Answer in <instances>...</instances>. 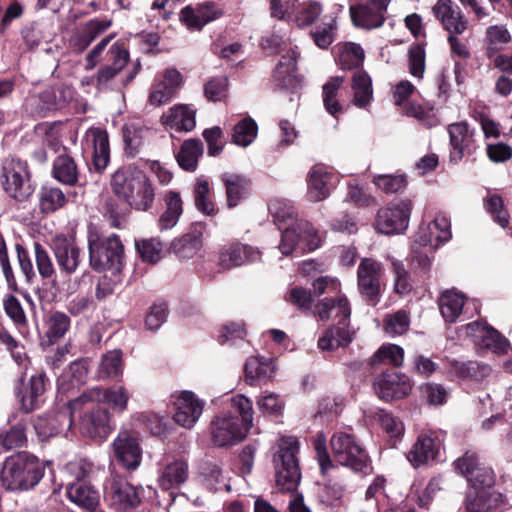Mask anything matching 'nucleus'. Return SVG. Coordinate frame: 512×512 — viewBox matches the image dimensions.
<instances>
[{"label":"nucleus","mask_w":512,"mask_h":512,"mask_svg":"<svg viewBox=\"0 0 512 512\" xmlns=\"http://www.w3.org/2000/svg\"><path fill=\"white\" fill-rule=\"evenodd\" d=\"M330 447L335 461L340 465L354 471H362L368 466L367 452L353 435L335 432L330 439Z\"/></svg>","instance_id":"9d476101"},{"label":"nucleus","mask_w":512,"mask_h":512,"mask_svg":"<svg viewBox=\"0 0 512 512\" xmlns=\"http://www.w3.org/2000/svg\"><path fill=\"white\" fill-rule=\"evenodd\" d=\"M434 16L449 33L462 34L467 28V21L458 6L452 0H437L433 6Z\"/></svg>","instance_id":"7c9ffc66"},{"label":"nucleus","mask_w":512,"mask_h":512,"mask_svg":"<svg viewBox=\"0 0 512 512\" xmlns=\"http://www.w3.org/2000/svg\"><path fill=\"white\" fill-rule=\"evenodd\" d=\"M466 509L469 512H489L497 505V496L487 489H471L466 496Z\"/></svg>","instance_id":"09e8293b"},{"label":"nucleus","mask_w":512,"mask_h":512,"mask_svg":"<svg viewBox=\"0 0 512 512\" xmlns=\"http://www.w3.org/2000/svg\"><path fill=\"white\" fill-rule=\"evenodd\" d=\"M261 255L262 253L257 247L239 242L232 243L220 252L219 265L223 269H231L259 261Z\"/></svg>","instance_id":"c85d7f7f"},{"label":"nucleus","mask_w":512,"mask_h":512,"mask_svg":"<svg viewBox=\"0 0 512 512\" xmlns=\"http://www.w3.org/2000/svg\"><path fill=\"white\" fill-rule=\"evenodd\" d=\"M66 495L71 502L90 512L96 511L100 504L98 490L85 482H69Z\"/></svg>","instance_id":"473e14b6"},{"label":"nucleus","mask_w":512,"mask_h":512,"mask_svg":"<svg viewBox=\"0 0 512 512\" xmlns=\"http://www.w3.org/2000/svg\"><path fill=\"white\" fill-rule=\"evenodd\" d=\"M231 408L239 414L241 422H239L248 431L253 426L254 409L252 401L243 394H237L230 399Z\"/></svg>","instance_id":"4d7b16f0"},{"label":"nucleus","mask_w":512,"mask_h":512,"mask_svg":"<svg viewBox=\"0 0 512 512\" xmlns=\"http://www.w3.org/2000/svg\"><path fill=\"white\" fill-rule=\"evenodd\" d=\"M425 46L413 43L408 49L409 73L415 78H423L425 71Z\"/></svg>","instance_id":"680f3d73"},{"label":"nucleus","mask_w":512,"mask_h":512,"mask_svg":"<svg viewBox=\"0 0 512 512\" xmlns=\"http://www.w3.org/2000/svg\"><path fill=\"white\" fill-rule=\"evenodd\" d=\"M63 191L58 187L43 185L39 191V209L43 214H51L65 206Z\"/></svg>","instance_id":"49530a36"},{"label":"nucleus","mask_w":512,"mask_h":512,"mask_svg":"<svg viewBox=\"0 0 512 512\" xmlns=\"http://www.w3.org/2000/svg\"><path fill=\"white\" fill-rule=\"evenodd\" d=\"M129 57L130 54L125 43L122 41L114 42L107 50L105 57L110 64L100 67L97 72V85H104L118 75L127 65Z\"/></svg>","instance_id":"bb28decb"},{"label":"nucleus","mask_w":512,"mask_h":512,"mask_svg":"<svg viewBox=\"0 0 512 512\" xmlns=\"http://www.w3.org/2000/svg\"><path fill=\"white\" fill-rule=\"evenodd\" d=\"M247 335L244 322H227L222 325L217 334V341L223 345L228 342L244 340Z\"/></svg>","instance_id":"338daca9"},{"label":"nucleus","mask_w":512,"mask_h":512,"mask_svg":"<svg viewBox=\"0 0 512 512\" xmlns=\"http://www.w3.org/2000/svg\"><path fill=\"white\" fill-rule=\"evenodd\" d=\"M164 201L166 207L159 219L161 230L173 228L183 213V202L179 192L168 191Z\"/></svg>","instance_id":"79ce46f5"},{"label":"nucleus","mask_w":512,"mask_h":512,"mask_svg":"<svg viewBox=\"0 0 512 512\" xmlns=\"http://www.w3.org/2000/svg\"><path fill=\"white\" fill-rule=\"evenodd\" d=\"M164 244L159 238H142L135 240V250L142 262L157 264L162 259Z\"/></svg>","instance_id":"de8ad7c7"},{"label":"nucleus","mask_w":512,"mask_h":512,"mask_svg":"<svg viewBox=\"0 0 512 512\" xmlns=\"http://www.w3.org/2000/svg\"><path fill=\"white\" fill-rule=\"evenodd\" d=\"M79 429L87 438L105 441L114 429L110 410L100 405L85 410L80 416Z\"/></svg>","instance_id":"4468645a"},{"label":"nucleus","mask_w":512,"mask_h":512,"mask_svg":"<svg viewBox=\"0 0 512 512\" xmlns=\"http://www.w3.org/2000/svg\"><path fill=\"white\" fill-rule=\"evenodd\" d=\"M302 238L300 225L287 227L281 232L278 249L282 255L289 256L294 252L296 246L302 242Z\"/></svg>","instance_id":"0e129e2a"},{"label":"nucleus","mask_w":512,"mask_h":512,"mask_svg":"<svg viewBox=\"0 0 512 512\" xmlns=\"http://www.w3.org/2000/svg\"><path fill=\"white\" fill-rule=\"evenodd\" d=\"M220 179L225 187L226 205L229 209L237 207L251 195L252 180L246 175L224 172Z\"/></svg>","instance_id":"cd10ccee"},{"label":"nucleus","mask_w":512,"mask_h":512,"mask_svg":"<svg viewBox=\"0 0 512 512\" xmlns=\"http://www.w3.org/2000/svg\"><path fill=\"white\" fill-rule=\"evenodd\" d=\"M435 252V247L419 249V246L412 245L410 265L419 281L425 282L430 278Z\"/></svg>","instance_id":"e433bc0d"},{"label":"nucleus","mask_w":512,"mask_h":512,"mask_svg":"<svg viewBox=\"0 0 512 512\" xmlns=\"http://www.w3.org/2000/svg\"><path fill=\"white\" fill-rule=\"evenodd\" d=\"M21 384L23 378L21 377ZM21 388H17L16 395L21 403V408L25 412H32L39 408L42 402V396L45 392V376L42 374L32 376L29 383Z\"/></svg>","instance_id":"2f4dec72"},{"label":"nucleus","mask_w":512,"mask_h":512,"mask_svg":"<svg viewBox=\"0 0 512 512\" xmlns=\"http://www.w3.org/2000/svg\"><path fill=\"white\" fill-rule=\"evenodd\" d=\"M210 185L207 179L198 178L193 190L194 205L203 215L213 216L217 213L214 203L209 198Z\"/></svg>","instance_id":"603ef678"},{"label":"nucleus","mask_w":512,"mask_h":512,"mask_svg":"<svg viewBox=\"0 0 512 512\" xmlns=\"http://www.w3.org/2000/svg\"><path fill=\"white\" fill-rule=\"evenodd\" d=\"M298 448V440L294 437H283L277 444L273 464L276 485L282 491L293 492L299 485L301 473L296 458Z\"/></svg>","instance_id":"39448f33"},{"label":"nucleus","mask_w":512,"mask_h":512,"mask_svg":"<svg viewBox=\"0 0 512 512\" xmlns=\"http://www.w3.org/2000/svg\"><path fill=\"white\" fill-rule=\"evenodd\" d=\"M449 135V161L458 164L464 157L472 156L478 149L475 139V129L466 121L455 122L447 127Z\"/></svg>","instance_id":"ddd939ff"},{"label":"nucleus","mask_w":512,"mask_h":512,"mask_svg":"<svg viewBox=\"0 0 512 512\" xmlns=\"http://www.w3.org/2000/svg\"><path fill=\"white\" fill-rule=\"evenodd\" d=\"M339 181L338 177L327 167L323 165H314L307 176V197L312 202H320L327 199L335 184Z\"/></svg>","instance_id":"4be33fe9"},{"label":"nucleus","mask_w":512,"mask_h":512,"mask_svg":"<svg viewBox=\"0 0 512 512\" xmlns=\"http://www.w3.org/2000/svg\"><path fill=\"white\" fill-rule=\"evenodd\" d=\"M378 263L372 259H363L357 270L358 289L364 301L370 306L380 302L381 288Z\"/></svg>","instance_id":"a211bd4d"},{"label":"nucleus","mask_w":512,"mask_h":512,"mask_svg":"<svg viewBox=\"0 0 512 512\" xmlns=\"http://www.w3.org/2000/svg\"><path fill=\"white\" fill-rule=\"evenodd\" d=\"M166 123L178 132H190L196 126V111L188 105L174 106L169 109Z\"/></svg>","instance_id":"a19ab883"},{"label":"nucleus","mask_w":512,"mask_h":512,"mask_svg":"<svg viewBox=\"0 0 512 512\" xmlns=\"http://www.w3.org/2000/svg\"><path fill=\"white\" fill-rule=\"evenodd\" d=\"M413 383L410 378L398 372H383L374 382V389L379 398L391 401L408 396Z\"/></svg>","instance_id":"412c9836"},{"label":"nucleus","mask_w":512,"mask_h":512,"mask_svg":"<svg viewBox=\"0 0 512 512\" xmlns=\"http://www.w3.org/2000/svg\"><path fill=\"white\" fill-rule=\"evenodd\" d=\"M123 365L120 354H102L97 369V376L101 380L114 379L122 374Z\"/></svg>","instance_id":"6e6d98bb"},{"label":"nucleus","mask_w":512,"mask_h":512,"mask_svg":"<svg viewBox=\"0 0 512 512\" xmlns=\"http://www.w3.org/2000/svg\"><path fill=\"white\" fill-rule=\"evenodd\" d=\"M50 462H42L28 452H19L6 458L1 469L2 485L11 491L34 488L44 476L45 467Z\"/></svg>","instance_id":"20e7f679"},{"label":"nucleus","mask_w":512,"mask_h":512,"mask_svg":"<svg viewBox=\"0 0 512 512\" xmlns=\"http://www.w3.org/2000/svg\"><path fill=\"white\" fill-rule=\"evenodd\" d=\"M114 457L119 465L127 470H135L142 460V450L138 439L128 430H121L113 443Z\"/></svg>","instance_id":"6ab92c4d"},{"label":"nucleus","mask_w":512,"mask_h":512,"mask_svg":"<svg viewBox=\"0 0 512 512\" xmlns=\"http://www.w3.org/2000/svg\"><path fill=\"white\" fill-rule=\"evenodd\" d=\"M441 449V440L433 433L419 435L407 455L414 467H420L437 459Z\"/></svg>","instance_id":"c756f323"},{"label":"nucleus","mask_w":512,"mask_h":512,"mask_svg":"<svg viewBox=\"0 0 512 512\" xmlns=\"http://www.w3.org/2000/svg\"><path fill=\"white\" fill-rule=\"evenodd\" d=\"M484 208L491 216L493 222L501 228L507 229V234L512 237V227H509L510 214L500 194H492L484 199Z\"/></svg>","instance_id":"c03bdc74"},{"label":"nucleus","mask_w":512,"mask_h":512,"mask_svg":"<svg viewBox=\"0 0 512 512\" xmlns=\"http://www.w3.org/2000/svg\"><path fill=\"white\" fill-rule=\"evenodd\" d=\"M34 250L36 267L42 278V286L37 289L39 299L54 300L60 292V286L52 259L45 247L39 242H34Z\"/></svg>","instance_id":"dca6fc26"},{"label":"nucleus","mask_w":512,"mask_h":512,"mask_svg":"<svg viewBox=\"0 0 512 512\" xmlns=\"http://www.w3.org/2000/svg\"><path fill=\"white\" fill-rule=\"evenodd\" d=\"M258 125L251 117L240 120L233 128L232 143L241 146H249L257 137Z\"/></svg>","instance_id":"5fc2aeb1"},{"label":"nucleus","mask_w":512,"mask_h":512,"mask_svg":"<svg viewBox=\"0 0 512 512\" xmlns=\"http://www.w3.org/2000/svg\"><path fill=\"white\" fill-rule=\"evenodd\" d=\"M71 324L69 316L61 311L53 312L48 320V330L46 332L49 342H53L68 331Z\"/></svg>","instance_id":"e2e57ef3"},{"label":"nucleus","mask_w":512,"mask_h":512,"mask_svg":"<svg viewBox=\"0 0 512 512\" xmlns=\"http://www.w3.org/2000/svg\"><path fill=\"white\" fill-rule=\"evenodd\" d=\"M129 400L130 394L124 386H94L74 398L71 405L75 408H85L88 404L103 403L113 412L121 414L128 409Z\"/></svg>","instance_id":"1a4fd4ad"},{"label":"nucleus","mask_w":512,"mask_h":512,"mask_svg":"<svg viewBox=\"0 0 512 512\" xmlns=\"http://www.w3.org/2000/svg\"><path fill=\"white\" fill-rule=\"evenodd\" d=\"M236 416L223 413L216 416L211 422V436L213 444L217 447H228L242 441L248 434Z\"/></svg>","instance_id":"2eb2a0df"},{"label":"nucleus","mask_w":512,"mask_h":512,"mask_svg":"<svg viewBox=\"0 0 512 512\" xmlns=\"http://www.w3.org/2000/svg\"><path fill=\"white\" fill-rule=\"evenodd\" d=\"M298 58L297 47L281 56L271 75L275 90L295 94L302 89L304 78L298 73Z\"/></svg>","instance_id":"f8f14e48"},{"label":"nucleus","mask_w":512,"mask_h":512,"mask_svg":"<svg viewBox=\"0 0 512 512\" xmlns=\"http://www.w3.org/2000/svg\"><path fill=\"white\" fill-rule=\"evenodd\" d=\"M344 80L345 78L343 76L330 77L322 87L324 107L326 111L336 119L338 118V115L343 112L342 105L335 99V97L337 96L338 90Z\"/></svg>","instance_id":"8fccbe9b"},{"label":"nucleus","mask_w":512,"mask_h":512,"mask_svg":"<svg viewBox=\"0 0 512 512\" xmlns=\"http://www.w3.org/2000/svg\"><path fill=\"white\" fill-rule=\"evenodd\" d=\"M413 201L410 198H397L377 211L374 227L384 235H399L408 229Z\"/></svg>","instance_id":"6e6552de"},{"label":"nucleus","mask_w":512,"mask_h":512,"mask_svg":"<svg viewBox=\"0 0 512 512\" xmlns=\"http://www.w3.org/2000/svg\"><path fill=\"white\" fill-rule=\"evenodd\" d=\"M364 58V50L360 44L346 42L338 47L335 61L340 69L350 71L361 67L363 65Z\"/></svg>","instance_id":"4c0bfd02"},{"label":"nucleus","mask_w":512,"mask_h":512,"mask_svg":"<svg viewBox=\"0 0 512 512\" xmlns=\"http://www.w3.org/2000/svg\"><path fill=\"white\" fill-rule=\"evenodd\" d=\"M206 228V222H193L185 234L170 243L169 252L179 259H191L203 246V234Z\"/></svg>","instance_id":"5701e85b"},{"label":"nucleus","mask_w":512,"mask_h":512,"mask_svg":"<svg viewBox=\"0 0 512 512\" xmlns=\"http://www.w3.org/2000/svg\"><path fill=\"white\" fill-rule=\"evenodd\" d=\"M466 479L472 485V489L489 490L495 483V474L490 467L482 463L480 467L474 470Z\"/></svg>","instance_id":"774afa93"},{"label":"nucleus","mask_w":512,"mask_h":512,"mask_svg":"<svg viewBox=\"0 0 512 512\" xmlns=\"http://www.w3.org/2000/svg\"><path fill=\"white\" fill-rule=\"evenodd\" d=\"M87 243L89 264L93 271L122 274L125 266L124 245L117 234L104 237L100 228L90 222L87 226Z\"/></svg>","instance_id":"7ed1b4c3"},{"label":"nucleus","mask_w":512,"mask_h":512,"mask_svg":"<svg viewBox=\"0 0 512 512\" xmlns=\"http://www.w3.org/2000/svg\"><path fill=\"white\" fill-rule=\"evenodd\" d=\"M373 184L385 194L403 193L408 186V176L402 174H378L373 177Z\"/></svg>","instance_id":"3c124183"},{"label":"nucleus","mask_w":512,"mask_h":512,"mask_svg":"<svg viewBox=\"0 0 512 512\" xmlns=\"http://www.w3.org/2000/svg\"><path fill=\"white\" fill-rule=\"evenodd\" d=\"M314 314L321 321L337 320L319 337L317 346L321 351L345 349L352 343L355 332L350 329L351 305L345 294L339 292L334 297L319 300L314 306Z\"/></svg>","instance_id":"f257e3e1"},{"label":"nucleus","mask_w":512,"mask_h":512,"mask_svg":"<svg viewBox=\"0 0 512 512\" xmlns=\"http://www.w3.org/2000/svg\"><path fill=\"white\" fill-rule=\"evenodd\" d=\"M111 190L121 201L137 211H148L155 200L150 176L136 164L119 167L111 176Z\"/></svg>","instance_id":"f03ea898"},{"label":"nucleus","mask_w":512,"mask_h":512,"mask_svg":"<svg viewBox=\"0 0 512 512\" xmlns=\"http://www.w3.org/2000/svg\"><path fill=\"white\" fill-rule=\"evenodd\" d=\"M174 420L180 426L190 429L203 413L205 402L192 391H182L174 402Z\"/></svg>","instance_id":"b1692460"},{"label":"nucleus","mask_w":512,"mask_h":512,"mask_svg":"<svg viewBox=\"0 0 512 512\" xmlns=\"http://www.w3.org/2000/svg\"><path fill=\"white\" fill-rule=\"evenodd\" d=\"M464 299V294L455 289L441 293L438 301L439 310L446 322L453 323L457 320L465 304Z\"/></svg>","instance_id":"58836bf2"},{"label":"nucleus","mask_w":512,"mask_h":512,"mask_svg":"<svg viewBox=\"0 0 512 512\" xmlns=\"http://www.w3.org/2000/svg\"><path fill=\"white\" fill-rule=\"evenodd\" d=\"M224 11L214 2L206 1L195 8L186 5L180 10L179 20L190 31H200L208 23L217 20Z\"/></svg>","instance_id":"aec40b11"},{"label":"nucleus","mask_w":512,"mask_h":512,"mask_svg":"<svg viewBox=\"0 0 512 512\" xmlns=\"http://www.w3.org/2000/svg\"><path fill=\"white\" fill-rule=\"evenodd\" d=\"M28 162L20 158H5L1 165L0 184L4 192L17 202L27 201L35 191Z\"/></svg>","instance_id":"423d86ee"},{"label":"nucleus","mask_w":512,"mask_h":512,"mask_svg":"<svg viewBox=\"0 0 512 512\" xmlns=\"http://www.w3.org/2000/svg\"><path fill=\"white\" fill-rule=\"evenodd\" d=\"M410 325L409 315L404 310L386 315L383 320V329L390 336L402 335Z\"/></svg>","instance_id":"bf43d9fd"},{"label":"nucleus","mask_w":512,"mask_h":512,"mask_svg":"<svg viewBox=\"0 0 512 512\" xmlns=\"http://www.w3.org/2000/svg\"><path fill=\"white\" fill-rule=\"evenodd\" d=\"M479 338L486 349L492 352H512L510 341L496 328L486 323Z\"/></svg>","instance_id":"864d4df0"},{"label":"nucleus","mask_w":512,"mask_h":512,"mask_svg":"<svg viewBox=\"0 0 512 512\" xmlns=\"http://www.w3.org/2000/svg\"><path fill=\"white\" fill-rule=\"evenodd\" d=\"M93 142L92 165L95 172H103L110 162L109 135L105 129L94 128L91 131Z\"/></svg>","instance_id":"f704fd0d"},{"label":"nucleus","mask_w":512,"mask_h":512,"mask_svg":"<svg viewBox=\"0 0 512 512\" xmlns=\"http://www.w3.org/2000/svg\"><path fill=\"white\" fill-rule=\"evenodd\" d=\"M72 402L73 399L33 420L34 429L41 440L67 434L73 424V413L81 409L72 407Z\"/></svg>","instance_id":"9b49d317"},{"label":"nucleus","mask_w":512,"mask_h":512,"mask_svg":"<svg viewBox=\"0 0 512 512\" xmlns=\"http://www.w3.org/2000/svg\"><path fill=\"white\" fill-rule=\"evenodd\" d=\"M169 315L168 304L165 301L154 303L146 313L144 324L150 331H157L167 320Z\"/></svg>","instance_id":"052dcab7"},{"label":"nucleus","mask_w":512,"mask_h":512,"mask_svg":"<svg viewBox=\"0 0 512 512\" xmlns=\"http://www.w3.org/2000/svg\"><path fill=\"white\" fill-rule=\"evenodd\" d=\"M391 273L394 276V292L404 296L412 291L410 274L401 260L393 259L391 261Z\"/></svg>","instance_id":"13d9d810"},{"label":"nucleus","mask_w":512,"mask_h":512,"mask_svg":"<svg viewBox=\"0 0 512 512\" xmlns=\"http://www.w3.org/2000/svg\"><path fill=\"white\" fill-rule=\"evenodd\" d=\"M201 477L203 484L211 491H231L230 480L221 467L214 463H205L201 467Z\"/></svg>","instance_id":"37998d69"},{"label":"nucleus","mask_w":512,"mask_h":512,"mask_svg":"<svg viewBox=\"0 0 512 512\" xmlns=\"http://www.w3.org/2000/svg\"><path fill=\"white\" fill-rule=\"evenodd\" d=\"M52 249L61 273L70 277L79 266L80 249L63 234L53 238Z\"/></svg>","instance_id":"a878e982"},{"label":"nucleus","mask_w":512,"mask_h":512,"mask_svg":"<svg viewBox=\"0 0 512 512\" xmlns=\"http://www.w3.org/2000/svg\"><path fill=\"white\" fill-rule=\"evenodd\" d=\"M229 80L226 76H216L204 85V95L208 101L219 102L227 96Z\"/></svg>","instance_id":"69168bd1"},{"label":"nucleus","mask_w":512,"mask_h":512,"mask_svg":"<svg viewBox=\"0 0 512 512\" xmlns=\"http://www.w3.org/2000/svg\"><path fill=\"white\" fill-rule=\"evenodd\" d=\"M189 476L188 463L184 459L166 457L162 460L158 472V485L165 491L178 489Z\"/></svg>","instance_id":"393cba45"},{"label":"nucleus","mask_w":512,"mask_h":512,"mask_svg":"<svg viewBox=\"0 0 512 512\" xmlns=\"http://www.w3.org/2000/svg\"><path fill=\"white\" fill-rule=\"evenodd\" d=\"M244 371L246 378L251 381L269 379L275 371L274 359L270 354L253 355L246 361Z\"/></svg>","instance_id":"ea45409f"},{"label":"nucleus","mask_w":512,"mask_h":512,"mask_svg":"<svg viewBox=\"0 0 512 512\" xmlns=\"http://www.w3.org/2000/svg\"><path fill=\"white\" fill-rule=\"evenodd\" d=\"M104 500L116 510H125L139 505V490L121 478H111L104 486Z\"/></svg>","instance_id":"f3484780"},{"label":"nucleus","mask_w":512,"mask_h":512,"mask_svg":"<svg viewBox=\"0 0 512 512\" xmlns=\"http://www.w3.org/2000/svg\"><path fill=\"white\" fill-rule=\"evenodd\" d=\"M76 94L72 85L54 84L29 97L26 102L27 110L35 118H45L51 113L67 108Z\"/></svg>","instance_id":"0eeeda50"},{"label":"nucleus","mask_w":512,"mask_h":512,"mask_svg":"<svg viewBox=\"0 0 512 512\" xmlns=\"http://www.w3.org/2000/svg\"><path fill=\"white\" fill-rule=\"evenodd\" d=\"M204 147L200 139L190 138L184 140L179 151L175 154L178 166L186 172H195L199 160L203 156Z\"/></svg>","instance_id":"72a5a7b5"},{"label":"nucleus","mask_w":512,"mask_h":512,"mask_svg":"<svg viewBox=\"0 0 512 512\" xmlns=\"http://www.w3.org/2000/svg\"><path fill=\"white\" fill-rule=\"evenodd\" d=\"M143 127L134 122L125 123L121 128L124 144V155L127 158H135L143 145Z\"/></svg>","instance_id":"a18cd8bd"},{"label":"nucleus","mask_w":512,"mask_h":512,"mask_svg":"<svg viewBox=\"0 0 512 512\" xmlns=\"http://www.w3.org/2000/svg\"><path fill=\"white\" fill-rule=\"evenodd\" d=\"M52 176L61 184L77 185L79 172L74 158L68 154L58 155L53 161Z\"/></svg>","instance_id":"c9c22d12"}]
</instances>
